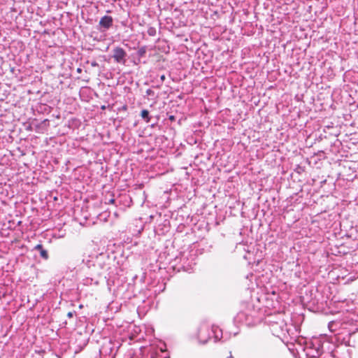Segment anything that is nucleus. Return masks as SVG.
<instances>
[{
  "instance_id": "obj_1",
  "label": "nucleus",
  "mask_w": 358,
  "mask_h": 358,
  "mask_svg": "<svg viewBox=\"0 0 358 358\" xmlns=\"http://www.w3.org/2000/svg\"><path fill=\"white\" fill-rule=\"evenodd\" d=\"M125 56L126 52L122 48L117 47L114 49L113 58L117 62H122Z\"/></svg>"
},
{
  "instance_id": "obj_2",
  "label": "nucleus",
  "mask_w": 358,
  "mask_h": 358,
  "mask_svg": "<svg viewBox=\"0 0 358 358\" xmlns=\"http://www.w3.org/2000/svg\"><path fill=\"white\" fill-rule=\"evenodd\" d=\"M113 23V18L110 16L105 15L101 18L99 24L104 28H109Z\"/></svg>"
},
{
  "instance_id": "obj_3",
  "label": "nucleus",
  "mask_w": 358,
  "mask_h": 358,
  "mask_svg": "<svg viewBox=\"0 0 358 358\" xmlns=\"http://www.w3.org/2000/svg\"><path fill=\"white\" fill-rule=\"evenodd\" d=\"M141 115L142 118H143L145 122L148 123L150 122V117H149V112L147 110H143L141 111Z\"/></svg>"
},
{
  "instance_id": "obj_4",
  "label": "nucleus",
  "mask_w": 358,
  "mask_h": 358,
  "mask_svg": "<svg viewBox=\"0 0 358 358\" xmlns=\"http://www.w3.org/2000/svg\"><path fill=\"white\" fill-rule=\"evenodd\" d=\"M41 257H43V258L45 259H47L48 258V253L45 250H41Z\"/></svg>"
},
{
  "instance_id": "obj_5",
  "label": "nucleus",
  "mask_w": 358,
  "mask_h": 358,
  "mask_svg": "<svg viewBox=\"0 0 358 358\" xmlns=\"http://www.w3.org/2000/svg\"><path fill=\"white\" fill-rule=\"evenodd\" d=\"M67 316L69 317H73V313H71V312L68 313Z\"/></svg>"
},
{
  "instance_id": "obj_6",
  "label": "nucleus",
  "mask_w": 358,
  "mask_h": 358,
  "mask_svg": "<svg viewBox=\"0 0 358 358\" xmlns=\"http://www.w3.org/2000/svg\"><path fill=\"white\" fill-rule=\"evenodd\" d=\"M36 248H41H41H42V246H41V245H38L36 246Z\"/></svg>"
}]
</instances>
